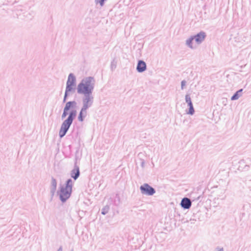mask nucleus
<instances>
[{"mask_svg":"<svg viewBox=\"0 0 251 251\" xmlns=\"http://www.w3.org/2000/svg\"><path fill=\"white\" fill-rule=\"evenodd\" d=\"M94 83V80L92 77H89L83 79L78 85V93L84 94H90L93 89Z\"/></svg>","mask_w":251,"mask_h":251,"instance_id":"nucleus-1","label":"nucleus"},{"mask_svg":"<svg viewBox=\"0 0 251 251\" xmlns=\"http://www.w3.org/2000/svg\"><path fill=\"white\" fill-rule=\"evenodd\" d=\"M76 113L75 110H72L68 118L62 123L59 132V136L61 138L65 135L72 124L74 117L76 115Z\"/></svg>","mask_w":251,"mask_h":251,"instance_id":"nucleus-2","label":"nucleus"},{"mask_svg":"<svg viewBox=\"0 0 251 251\" xmlns=\"http://www.w3.org/2000/svg\"><path fill=\"white\" fill-rule=\"evenodd\" d=\"M72 189V181L69 179L65 186L62 187L60 190V198L62 201L68 199L71 194Z\"/></svg>","mask_w":251,"mask_h":251,"instance_id":"nucleus-3","label":"nucleus"},{"mask_svg":"<svg viewBox=\"0 0 251 251\" xmlns=\"http://www.w3.org/2000/svg\"><path fill=\"white\" fill-rule=\"evenodd\" d=\"M75 77L72 74H70L67 82V87L65 92L64 100H65L67 93L71 92L75 85Z\"/></svg>","mask_w":251,"mask_h":251,"instance_id":"nucleus-4","label":"nucleus"},{"mask_svg":"<svg viewBox=\"0 0 251 251\" xmlns=\"http://www.w3.org/2000/svg\"><path fill=\"white\" fill-rule=\"evenodd\" d=\"M140 190L142 194L148 195H152L155 193V190L148 184H144L141 186Z\"/></svg>","mask_w":251,"mask_h":251,"instance_id":"nucleus-5","label":"nucleus"},{"mask_svg":"<svg viewBox=\"0 0 251 251\" xmlns=\"http://www.w3.org/2000/svg\"><path fill=\"white\" fill-rule=\"evenodd\" d=\"M75 104V103L74 101H69L66 103L64 108L63 113L62 115V118H64L67 116L68 114V111L70 109L73 108Z\"/></svg>","mask_w":251,"mask_h":251,"instance_id":"nucleus-6","label":"nucleus"},{"mask_svg":"<svg viewBox=\"0 0 251 251\" xmlns=\"http://www.w3.org/2000/svg\"><path fill=\"white\" fill-rule=\"evenodd\" d=\"M191 205V201L187 198H183L181 201V206L185 209H189Z\"/></svg>","mask_w":251,"mask_h":251,"instance_id":"nucleus-7","label":"nucleus"},{"mask_svg":"<svg viewBox=\"0 0 251 251\" xmlns=\"http://www.w3.org/2000/svg\"><path fill=\"white\" fill-rule=\"evenodd\" d=\"M146 69V64L145 62L143 61H139L138 62L137 70L139 72H143Z\"/></svg>","mask_w":251,"mask_h":251,"instance_id":"nucleus-8","label":"nucleus"},{"mask_svg":"<svg viewBox=\"0 0 251 251\" xmlns=\"http://www.w3.org/2000/svg\"><path fill=\"white\" fill-rule=\"evenodd\" d=\"M88 107V105L87 104H85L83 107L81 109V111L79 114V115L78 116V120L80 121H83V115H84V116L86 115V110Z\"/></svg>","mask_w":251,"mask_h":251,"instance_id":"nucleus-9","label":"nucleus"},{"mask_svg":"<svg viewBox=\"0 0 251 251\" xmlns=\"http://www.w3.org/2000/svg\"><path fill=\"white\" fill-rule=\"evenodd\" d=\"M205 35L203 32H201L195 36V40L198 43H201L205 38Z\"/></svg>","mask_w":251,"mask_h":251,"instance_id":"nucleus-10","label":"nucleus"},{"mask_svg":"<svg viewBox=\"0 0 251 251\" xmlns=\"http://www.w3.org/2000/svg\"><path fill=\"white\" fill-rule=\"evenodd\" d=\"M73 173L75 174V176H72V177L76 179L79 176V172L78 168L73 170Z\"/></svg>","mask_w":251,"mask_h":251,"instance_id":"nucleus-11","label":"nucleus"},{"mask_svg":"<svg viewBox=\"0 0 251 251\" xmlns=\"http://www.w3.org/2000/svg\"><path fill=\"white\" fill-rule=\"evenodd\" d=\"M242 91V89H241L239 91H238L231 98V100H237L239 96V95H238V93L241 92V91Z\"/></svg>","mask_w":251,"mask_h":251,"instance_id":"nucleus-12","label":"nucleus"},{"mask_svg":"<svg viewBox=\"0 0 251 251\" xmlns=\"http://www.w3.org/2000/svg\"><path fill=\"white\" fill-rule=\"evenodd\" d=\"M185 100H186V102L188 103V105L192 104L190 95H186Z\"/></svg>","mask_w":251,"mask_h":251,"instance_id":"nucleus-13","label":"nucleus"},{"mask_svg":"<svg viewBox=\"0 0 251 251\" xmlns=\"http://www.w3.org/2000/svg\"><path fill=\"white\" fill-rule=\"evenodd\" d=\"M188 106H189V111L188 112V114H190V115H193L194 113V112H195L194 109L193 108V104H192L189 105Z\"/></svg>","mask_w":251,"mask_h":251,"instance_id":"nucleus-14","label":"nucleus"},{"mask_svg":"<svg viewBox=\"0 0 251 251\" xmlns=\"http://www.w3.org/2000/svg\"><path fill=\"white\" fill-rule=\"evenodd\" d=\"M51 185L53 187V190H55L56 188L57 183L55 179L52 178L51 180Z\"/></svg>","mask_w":251,"mask_h":251,"instance_id":"nucleus-15","label":"nucleus"},{"mask_svg":"<svg viewBox=\"0 0 251 251\" xmlns=\"http://www.w3.org/2000/svg\"><path fill=\"white\" fill-rule=\"evenodd\" d=\"M194 39V38H191L187 41V44L191 48H193L192 45V42Z\"/></svg>","mask_w":251,"mask_h":251,"instance_id":"nucleus-16","label":"nucleus"},{"mask_svg":"<svg viewBox=\"0 0 251 251\" xmlns=\"http://www.w3.org/2000/svg\"><path fill=\"white\" fill-rule=\"evenodd\" d=\"M96 3H99L100 4L101 6H102L103 5V2L105 0H95Z\"/></svg>","mask_w":251,"mask_h":251,"instance_id":"nucleus-17","label":"nucleus"},{"mask_svg":"<svg viewBox=\"0 0 251 251\" xmlns=\"http://www.w3.org/2000/svg\"><path fill=\"white\" fill-rule=\"evenodd\" d=\"M181 85H182V87H183V86L185 85V82L184 81H182Z\"/></svg>","mask_w":251,"mask_h":251,"instance_id":"nucleus-18","label":"nucleus"},{"mask_svg":"<svg viewBox=\"0 0 251 251\" xmlns=\"http://www.w3.org/2000/svg\"><path fill=\"white\" fill-rule=\"evenodd\" d=\"M89 99L88 98L87 99V103H88L89 102Z\"/></svg>","mask_w":251,"mask_h":251,"instance_id":"nucleus-19","label":"nucleus"}]
</instances>
